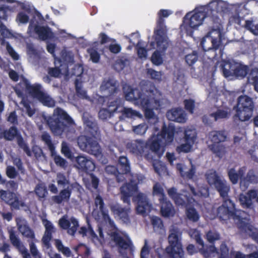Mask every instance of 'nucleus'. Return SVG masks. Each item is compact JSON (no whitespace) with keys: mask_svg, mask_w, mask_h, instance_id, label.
Instances as JSON below:
<instances>
[{"mask_svg":"<svg viewBox=\"0 0 258 258\" xmlns=\"http://www.w3.org/2000/svg\"><path fill=\"white\" fill-rule=\"evenodd\" d=\"M220 255L219 258H228L229 249L225 242H223L220 247Z\"/></svg>","mask_w":258,"mask_h":258,"instance_id":"69168bd1","label":"nucleus"},{"mask_svg":"<svg viewBox=\"0 0 258 258\" xmlns=\"http://www.w3.org/2000/svg\"><path fill=\"white\" fill-rule=\"evenodd\" d=\"M123 89L126 100L134 101L141 105L144 110L146 118L151 119L154 117V112L151 108L152 104H158L160 102L157 97L159 92L153 83L146 82L141 86V89L133 88L130 86L127 87L126 90L125 87Z\"/></svg>","mask_w":258,"mask_h":258,"instance_id":"f257e3e1","label":"nucleus"},{"mask_svg":"<svg viewBox=\"0 0 258 258\" xmlns=\"http://www.w3.org/2000/svg\"><path fill=\"white\" fill-rule=\"evenodd\" d=\"M100 89L102 92H107L109 96L114 95L119 91L118 82L112 78L104 79Z\"/></svg>","mask_w":258,"mask_h":258,"instance_id":"b1692460","label":"nucleus"},{"mask_svg":"<svg viewBox=\"0 0 258 258\" xmlns=\"http://www.w3.org/2000/svg\"><path fill=\"white\" fill-rule=\"evenodd\" d=\"M121 112L122 115L127 118H134L135 117L139 116L140 115L138 111L130 108L124 107Z\"/></svg>","mask_w":258,"mask_h":258,"instance_id":"3c124183","label":"nucleus"},{"mask_svg":"<svg viewBox=\"0 0 258 258\" xmlns=\"http://www.w3.org/2000/svg\"><path fill=\"white\" fill-rule=\"evenodd\" d=\"M167 193L176 206L186 208L185 214L189 221L197 222L199 220L200 216L197 210L192 207H187L192 203L193 199L191 197L177 192L176 188L174 187L169 188Z\"/></svg>","mask_w":258,"mask_h":258,"instance_id":"20e7f679","label":"nucleus"},{"mask_svg":"<svg viewBox=\"0 0 258 258\" xmlns=\"http://www.w3.org/2000/svg\"><path fill=\"white\" fill-rule=\"evenodd\" d=\"M148 128V125L146 123L144 122L137 126H134L133 131L137 135H143L146 133Z\"/></svg>","mask_w":258,"mask_h":258,"instance_id":"6e6d98bb","label":"nucleus"},{"mask_svg":"<svg viewBox=\"0 0 258 258\" xmlns=\"http://www.w3.org/2000/svg\"><path fill=\"white\" fill-rule=\"evenodd\" d=\"M200 45L208 59L214 60L222 58L225 46L222 44L221 28H212L202 38Z\"/></svg>","mask_w":258,"mask_h":258,"instance_id":"f03ea898","label":"nucleus"},{"mask_svg":"<svg viewBox=\"0 0 258 258\" xmlns=\"http://www.w3.org/2000/svg\"><path fill=\"white\" fill-rule=\"evenodd\" d=\"M244 27L254 35H258V24H254L252 21L246 20Z\"/></svg>","mask_w":258,"mask_h":258,"instance_id":"5fc2aeb1","label":"nucleus"},{"mask_svg":"<svg viewBox=\"0 0 258 258\" xmlns=\"http://www.w3.org/2000/svg\"><path fill=\"white\" fill-rule=\"evenodd\" d=\"M242 228L246 233H248L252 238L255 240L258 239V230L255 228L253 226L248 223H244Z\"/></svg>","mask_w":258,"mask_h":258,"instance_id":"37998d69","label":"nucleus"},{"mask_svg":"<svg viewBox=\"0 0 258 258\" xmlns=\"http://www.w3.org/2000/svg\"><path fill=\"white\" fill-rule=\"evenodd\" d=\"M220 68L225 78L235 76L243 78L249 71L247 66L235 62L224 61L221 64Z\"/></svg>","mask_w":258,"mask_h":258,"instance_id":"6e6552de","label":"nucleus"},{"mask_svg":"<svg viewBox=\"0 0 258 258\" xmlns=\"http://www.w3.org/2000/svg\"><path fill=\"white\" fill-rule=\"evenodd\" d=\"M153 195L160 197L159 201L165 200L166 197L162 187L159 183H156L153 187Z\"/></svg>","mask_w":258,"mask_h":258,"instance_id":"09e8293b","label":"nucleus"},{"mask_svg":"<svg viewBox=\"0 0 258 258\" xmlns=\"http://www.w3.org/2000/svg\"><path fill=\"white\" fill-rule=\"evenodd\" d=\"M45 230L42 238V242L47 248L50 246V241L52 238V233L55 232V228L52 223L46 219L42 220Z\"/></svg>","mask_w":258,"mask_h":258,"instance_id":"393cba45","label":"nucleus"},{"mask_svg":"<svg viewBox=\"0 0 258 258\" xmlns=\"http://www.w3.org/2000/svg\"><path fill=\"white\" fill-rule=\"evenodd\" d=\"M77 143L81 150L99 157L102 156L101 148L97 141L92 137L81 135L77 139Z\"/></svg>","mask_w":258,"mask_h":258,"instance_id":"1a4fd4ad","label":"nucleus"},{"mask_svg":"<svg viewBox=\"0 0 258 258\" xmlns=\"http://www.w3.org/2000/svg\"><path fill=\"white\" fill-rule=\"evenodd\" d=\"M239 201L243 208H250L252 205V200L248 196L241 194L239 196Z\"/></svg>","mask_w":258,"mask_h":258,"instance_id":"864d4df0","label":"nucleus"},{"mask_svg":"<svg viewBox=\"0 0 258 258\" xmlns=\"http://www.w3.org/2000/svg\"><path fill=\"white\" fill-rule=\"evenodd\" d=\"M120 104L117 99L112 101H109L107 104V109H109L110 111H112L113 114L117 111L118 108L119 107Z\"/></svg>","mask_w":258,"mask_h":258,"instance_id":"774afa93","label":"nucleus"},{"mask_svg":"<svg viewBox=\"0 0 258 258\" xmlns=\"http://www.w3.org/2000/svg\"><path fill=\"white\" fill-rule=\"evenodd\" d=\"M46 121L50 131L55 136H61L69 126L75 124L73 118L60 107L54 110L53 114L48 117Z\"/></svg>","mask_w":258,"mask_h":258,"instance_id":"7ed1b4c3","label":"nucleus"},{"mask_svg":"<svg viewBox=\"0 0 258 258\" xmlns=\"http://www.w3.org/2000/svg\"><path fill=\"white\" fill-rule=\"evenodd\" d=\"M58 224L61 228L67 230L69 234L75 235L79 227L78 221L74 217H71L70 220L63 216L59 220Z\"/></svg>","mask_w":258,"mask_h":258,"instance_id":"5701e85b","label":"nucleus"},{"mask_svg":"<svg viewBox=\"0 0 258 258\" xmlns=\"http://www.w3.org/2000/svg\"><path fill=\"white\" fill-rule=\"evenodd\" d=\"M254 107L252 98L246 95L239 96L236 104V112L233 116L234 120L240 121L249 120L252 116Z\"/></svg>","mask_w":258,"mask_h":258,"instance_id":"423d86ee","label":"nucleus"},{"mask_svg":"<svg viewBox=\"0 0 258 258\" xmlns=\"http://www.w3.org/2000/svg\"><path fill=\"white\" fill-rule=\"evenodd\" d=\"M246 167H240L237 172L234 168H231L228 170V175L230 181L233 184L238 183L239 179L240 181L243 180L246 171Z\"/></svg>","mask_w":258,"mask_h":258,"instance_id":"2f4dec72","label":"nucleus"},{"mask_svg":"<svg viewBox=\"0 0 258 258\" xmlns=\"http://www.w3.org/2000/svg\"><path fill=\"white\" fill-rule=\"evenodd\" d=\"M72 190V185L68 186L66 188L61 189L58 195L52 196L51 200L54 203L57 204H60L63 202H68L70 201Z\"/></svg>","mask_w":258,"mask_h":258,"instance_id":"c85d7f7f","label":"nucleus"},{"mask_svg":"<svg viewBox=\"0 0 258 258\" xmlns=\"http://www.w3.org/2000/svg\"><path fill=\"white\" fill-rule=\"evenodd\" d=\"M207 181L209 185H213L222 198L227 197L230 191V185L224 180H222L216 171L206 174Z\"/></svg>","mask_w":258,"mask_h":258,"instance_id":"9d476101","label":"nucleus"},{"mask_svg":"<svg viewBox=\"0 0 258 258\" xmlns=\"http://www.w3.org/2000/svg\"><path fill=\"white\" fill-rule=\"evenodd\" d=\"M28 30L29 32L34 31L37 34L41 40H46L53 37V33L48 26H42L37 24L34 25L30 22Z\"/></svg>","mask_w":258,"mask_h":258,"instance_id":"aec40b11","label":"nucleus"},{"mask_svg":"<svg viewBox=\"0 0 258 258\" xmlns=\"http://www.w3.org/2000/svg\"><path fill=\"white\" fill-rule=\"evenodd\" d=\"M149 149L155 154L160 157L164 152V148L166 146H164L160 140L158 139L156 136L154 139L149 140L146 144Z\"/></svg>","mask_w":258,"mask_h":258,"instance_id":"cd10ccee","label":"nucleus"},{"mask_svg":"<svg viewBox=\"0 0 258 258\" xmlns=\"http://www.w3.org/2000/svg\"><path fill=\"white\" fill-rule=\"evenodd\" d=\"M169 245L165 252L169 258H184V251L181 243V232L177 228L170 230L168 237Z\"/></svg>","mask_w":258,"mask_h":258,"instance_id":"39448f33","label":"nucleus"},{"mask_svg":"<svg viewBox=\"0 0 258 258\" xmlns=\"http://www.w3.org/2000/svg\"><path fill=\"white\" fill-rule=\"evenodd\" d=\"M217 14V13L209 14L207 17H209L210 20L212 21L213 27L220 28L221 21Z\"/></svg>","mask_w":258,"mask_h":258,"instance_id":"680f3d73","label":"nucleus"},{"mask_svg":"<svg viewBox=\"0 0 258 258\" xmlns=\"http://www.w3.org/2000/svg\"><path fill=\"white\" fill-rule=\"evenodd\" d=\"M207 17L205 12L195 11L187 13L183 18V23L188 25L191 28H196L201 25L203 20Z\"/></svg>","mask_w":258,"mask_h":258,"instance_id":"2eb2a0df","label":"nucleus"},{"mask_svg":"<svg viewBox=\"0 0 258 258\" xmlns=\"http://www.w3.org/2000/svg\"><path fill=\"white\" fill-rule=\"evenodd\" d=\"M9 234L11 244L18 249H20L23 245L18 235H16L15 231L12 229L9 230Z\"/></svg>","mask_w":258,"mask_h":258,"instance_id":"a19ab883","label":"nucleus"},{"mask_svg":"<svg viewBox=\"0 0 258 258\" xmlns=\"http://www.w3.org/2000/svg\"><path fill=\"white\" fill-rule=\"evenodd\" d=\"M184 109L190 114H193L195 108V101L191 99H185L183 101Z\"/></svg>","mask_w":258,"mask_h":258,"instance_id":"603ef678","label":"nucleus"},{"mask_svg":"<svg viewBox=\"0 0 258 258\" xmlns=\"http://www.w3.org/2000/svg\"><path fill=\"white\" fill-rule=\"evenodd\" d=\"M127 146L131 152L136 155H142L146 145L143 141L136 140L134 142L127 144Z\"/></svg>","mask_w":258,"mask_h":258,"instance_id":"f704fd0d","label":"nucleus"},{"mask_svg":"<svg viewBox=\"0 0 258 258\" xmlns=\"http://www.w3.org/2000/svg\"><path fill=\"white\" fill-rule=\"evenodd\" d=\"M157 29L154 30L155 40L157 47L163 50L166 49V47L162 46L165 41V35L167 32L166 27L165 25V20L163 18L158 17L157 21Z\"/></svg>","mask_w":258,"mask_h":258,"instance_id":"f3484780","label":"nucleus"},{"mask_svg":"<svg viewBox=\"0 0 258 258\" xmlns=\"http://www.w3.org/2000/svg\"><path fill=\"white\" fill-rule=\"evenodd\" d=\"M206 236L207 241L212 244H214L216 240L220 239L219 233L215 230H209L206 233Z\"/></svg>","mask_w":258,"mask_h":258,"instance_id":"de8ad7c7","label":"nucleus"},{"mask_svg":"<svg viewBox=\"0 0 258 258\" xmlns=\"http://www.w3.org/2000/svg\"><path fill=\"white\" fill-rule=\"evenodd\" d=\"M85 130L93 137L99 136L100 131L97 121L91 116H84L83 118Z\"/></svg>","mask_w":258,"mask_h":258,"instance_id":"412c9836","label":"nucleus"},{"mask_svg":"<svg viewBox=\"0 0 258 258\" xmlns=\"http://www.w3.org/2000/svg\"><path fill=\"white\" fill-rule=\"evenodd\" d=\"M41 140L47 145L50 151L56 165L64 169L66 168L68 166V162L65 159L61 157L60 155L55 154V147L49 134L46 132L43 133L41 136Z\"/></svg>","mask_w":258,"mask_h":258,"instance_id":"ddd939ff","label":"nucleus"},{"mask_svg":"<svg viewBox=\"0 0 258 258\" xmlns=\"http://www.w3.org/2000/svg\"><path fill=\"white\" fill-rule=\"evenodd\" d=\"M78 168L88 173L94 170L95 165L93 160L84 156H79L76 158Z\"/></svg>","mask_w":258,"mask_h":258,"instance_id":"a878e982","label":"nucleus"},{"mask_svg":"<svg viewBox=\"0 0 258 258\" xmlns=\"http://www.w3.org/2000/svg\"><path fill=\"white\" fill-rule=\"evenodd\" d=\"M95 205L96 207L99 206L103 220L106 222H108L110 225H112L114 222L110 218L108 214V210L104 206L103 200L100 195H97L95 199Z\"/></svg>","mask_w":258,"mask_h":258,"instance_id":"c756f323","label":"nucleus"},{"mask_svg":"<svg viewBox=\"0 0 258 258\" xmlns=\"http://www.w3.org/2000/svg\"><path fill=\"white\" fill-rule=\"evenodd\" d=\"M17 144L28 156H31V152L28 145L25 142L23 137L20 134L17 136Z\"/></svg>","mask_w":258,"mask_h":258,"instance_id":"8fccbe9b","label":"nucleus"},{"mask_svg":"<svg viewBox=\"0 0 258 258\" xmlns=\"http://www.w3.org/2000/svg\"><path fill=\"white\" fill-rule=\"evenodd\" d=\"M248 80L251 81L255 90L258 92V69L254 68L251 70L248 76Z\"/></svg>","mask_w":258,"mask_h":258,"instance_id":"49530a36","label":"nucleus"},{"mask_svg":"<svg viewBox=\"0 0 258 258\" xmlns=\"http://www.w3.org/2000/svg\"><path fill=\"white\" fill-rule=\"evenodd\" d=\"M176 132L175 126L172 123L166 125L163 123L161 130L157 135L158 139L160 140L164 146L171 144L174 141V136Z\"/></svg>","mask_w":258,"mask_h":258,"instance_id":"4468645a","label":"nucleus"},{"mask_svg":"<svg viewBox=\"0 0 258 258\" xmlns=\"http://www.w3.org/2000/svg\"><path fill=\"white\" fill-rule=\"evenodd\" d=\"M111 238L116 245L120 249L126 250L132 246V241L130 239H124L116 232L111 234Z\"/></svg>","mask_w":258,"mask_h":258,"instance_id":"7c9ffc66","label":"nucleus"},{"mask_svg":"<svg viewBox=\"0 0 258 258\" xmlns=\"http://www.w3.org/2000/svg\"><path fill=\"white\" fill-rule=\"evenodd\" d=\"M159 202L161 205V214L163 217L169 218L174 215L175 210L174 207L171 203L169 201L167 200V198Z\"/></svg>","mask_w":258,"mask_h":258,"instance_id":"473e14b6","label":"nucleus"},{"mask_svg":"<svg viewBox=\"0 0 258 258\" xmlns=\"http://www.w3.org/2000/svg\"><path fill=\"white\" fill-rule=\"evenodd\" d=\"M42 86L39 84L31 85L28 93L34 98L38 100L43 105L52 107L55 106V101L47 93L42 91Z\"/></svg>","mask_w":258,"mask_h":258,"instance_id":"9b49d317","label":"nucleus"},{"mask_svg":"<svg viewBox=\"0 0 258 258\" xmlns=\"http://www.w3.org/2000/svg\"><path fill=\"white\" fill-rule=\"evenodd\" d=\"M184 140L192 145L194 144L197 139V133L195 130L187 129L184 131Z\"/></svg>","mask_w":258,"mask_h":258,"instance_id":"79ce46f5","label":"nucleus"},{"mask_svg":"<svg viewBox=\"0 0 258 258\" xmlns=\"http://www.w3.org/2000/svg\"><path fill=\"white\" fill-rule=\"evenodd\" d=\"M166 116L169 120L183 123L186 121V116L183 110L181 108H176L168 110Z\"/></svg>","mask_w":258,"mask_h":258,"instance_id":"bb28decb","label":"nucleus"},{"mask_svg":"<svg viewBox=\"0 0 258 258\" xmlns=\"http://www.w3.org/2000/svg\"><path fill=\"white\" fill-rule=\"evenodd\" d=\"M209 136L212 143L209 146V148L216 156L222 157L224 154L225 147L221 143L225 142L227 138L225 131H212L210 132Z\"/></svg>","mask_w":258,"mask_h":258,"instance_id":"0eeeda50","label":"nucleus"},{"mask_svg":"<svg viewBox=\"0 0 258 258\" xmlns=\"http://www.w3.org/2000/svg\"><path fill=\"white\" fill-rule=\"evenodd\" d=\"M110 209L115 217H118L123 223H130V214L131 210L129 207H123L116 204L111 206Z\"/></svg>","mask_w":258,"mask_h":258,"instance_id":"4be33fe9","label":"nucleus"},{"mask_svg":"<svg viewBox=\"0 0 258 258\" xmlns=\"http://www.w3.org/2000/svg\"><path fill=\"white\" fill-rule=\"evenodd\" d=\"M223 203L217 209V214L219 218L224 219L225 218L232 217L234 219L239 220L240 216L237 215L234 203L228 198H223Z\"/></svg>","mask_w":258,"mask_h":258,"instance_id":"f8f14e48","label":"nucleus"},{"mask_svg":"<svg viewBox=\"0 0 258 258\" xmlns=\"http://www.w3.org/2000/svg\"><path fill=\"white\" fill-rule=\"evenodd\" d=\"M1 135L7 141H12L19 135V131L15 126H11L8 130H5Z\"/></svg>","mask_w":258,"mask_h":258,"instance_id":"58836bf2","label":"nucleus"},{"mask_svg":"<svg viewBox=\"0 0 258 258\" xmlns=\"http://www.w3.org/2000/svg\"><path fill=\"white\" fill-rule=\"evenodd\" d=\"M30 83L28 79L22 77L20 82L16 85L14 89L18 97H23L28 93Z\"/></svg>","mask_w":258,"mask_h":258,"instance_id":"72a5a7b5","label":"nucleus"},{"mask_svg":"<svg viewBox=\"0 0 258 258\" xmlns=\"http://www.w3.org/2000/svg\"><path fill=\"white\" fill-rule=\"evenodd\" d=\"M113 115L112 111H110L107 108H101L98 112V116L102 120H106Z\"/></svg>","mask_w":258,"mask_h":258,"instance_id":"4d7b16f0","label":"nucleus"},{"mask_svg":"<svg viewBox=\"0 0 258 258\" xmlns=\"http://www.w3.org/2000/svg\"><path fill=\"white\" fill-rule=\"evenodd\" d=\"M137 206L136 210L138 213L143 215L150 213L152 209V205L150 203L146 195L140 192L136 196Z\"/></svg>","mask_w":258,"mask_h":258,"instance_id":"6ab92c4d","label":"nucleus"},{"mask_svg":"<svg viewBox=\"0 0 258 258\" xmlns=\"http://www.w3.org/2000/svg\"><path fill=\"white\" fill-rule=\"evenodd\" d=\"M250 183H258V171L253 169L249 170L246 177H244L243 180L240 181V186L243 184L244 186H247Z\"/></svg>","mask_w":258,"mask_h":258,"instance_id":"c9c22d12","label":"nucleus"},{"mask_svg":"<svg viewBox=\"0 0 258 258\" xmlns=\"http://www.w3.org/2000/svg\"><path fill=\"white\" fill-rule=\"evenodd\" d=\"M193 145L187 142L181 144L177 147L176 150L178 152L187 153L189 152L192 147Z\"/></svg>","mask_w":258,"mask_h":258,"instance_id":"052dcab7","label":"nucleus"},{"mask_svg":"<svg viewBox=\"0 0 258 258\" xmlns=\"http://www.w3.org/2000/svg\"><path fill=\"white\" fill-rule=\"evenodd\" d=\"M19 229L22 234L29 239L30 241H36L35 233L32 229H31L27 225H21L19 227Z\"/></svg>","mask_w":258,"mask_h":258,"instance_id":"ea45409f","label":"nucleus"},{"mask_svg":"<svg viewBox=\"0 0 258 258\" xmlns=\"http://www.w3.org/2000/svg\"><path fill=\"white\" fill-rule=\"evenodd\" d=\"M117 167L123 173H128L130 172L131 168L128 159L126 157L120 156L118 159Z\"/></svg>","mask_w":258,"mask_h":258,"instance_id":"4c0bfd02","label":"nucleus"},{"mask_svg":"<svg viewBox=\"0 0 258 258\" xmlns=\"http://www.w3.org/2000/svg\"><path fill=\"white\" fill-rule=\"evenodd\" d=\"M185 61L189 66H192L198 60V54L195 51L185 56Z\"/></svg>","mask_w":258,"mask_h":258,"instance_id":"0e129e2a","label":"nucleus"},{"mask_svg":"<svg viewBox=\"0 0 258 258\" xmlns=\"http://www.w3.org/2000/svg\"><path fill=\"white\" fill-rule=\"evenodd\" d=\"M151 61L156 66L160 65L163 62L162 57L159 51L156 50L152 55Z\"/></svg>","mask_w":258,"mask_h":258,"instance_id":"bf43d9fd","label":"nucleus"},{"mask_svg":"<svg viewBox=\"0 0 258 258\" xmlns=\"http://www.w3.org/2000/svg\"><path fill=\"white\" fill-rule=\"evenodd\" d=\"M35 192L39 200L45 199L48 194L46 187L40 184L36 186Z\"/></svg>","mask_w":258,"mask_h":258,"instance_id":"c03bdc74","label":"nucleus"},{"mask_svg":"<svg viewBox=\"0 0 258 258\" xmlns=\"http://www.w3.org/2000/svg\"><path fill=\"white\" fill-rule=\"evenodd\" d=\"M28 241L29 244L30 251L33 257L34 258H41V254L39 253L35 244V241L28 240Z\"/></svg>","mask_w":258,"mask_h":258,"instance_id":"13d9d810","label":"nucleus"},{"mask_svg":"<svg viewBox=\"0 0 258 258\" xmlns=\"http://www.w3.org/2000/svg\"><path fill=\"white\" fill-rule=\"evenodd\" d=\"M29 21V17L24 12H19L16 17V21L20 24H26Z\"/></svg>","mask_w":258,"mask_h":258,"instance_id":"e2e57ef3","label":"nucleus"},{"mask_svg":"<svg viewBox=\"0 0 258 258\" xmlns=\"http://www.w3.org/2000/svg\"><path fill=\"white\" fill-rule=\"evenodd\" d=\"M228 115V112L227 110L218 109L216 111L210 113L209 116L210 117L213 118L215 121H217L219 119L227 118Z\"/></svg>","mask_w":258,"mask_h":258,"instance_id":"a18cd8bd","label":"nucleus"},{"mask_svg":"<svg viewBox=\"0 0 258 258\" xmlns=\"http://www.w3.org/2000/svg\"><path fill=\"white\" fill-rule=\"evenodd\" d=\"M138 185L133 181L124 184L120 187L121 200L127 205H130L131 197L138 190Z\"/></svg>","mask_w":258,"mask_h":258,"instance_id":"a211bd4d","label":"nucleus"},{"mask_svg":"<svg viewBox=\"0 0 258 258\" xmlns=\"http://www.w3.org/2000/svg\"><path fill=\"white\" fill-rule=\"evenodd\" d=\"M220 4L218 0H213L203 8L202 11L205 12L207 17L209 14L218 13L220 11Z\"/></svg>","mask_w":258,"mask_h":258,"instance_id":"e433bc0d","label":"nucleus"},{"mask_svg":"<svg viewBox=\"0 0 258 258\" xmlns=\"http://www.w3.org/2000/svg\"><path fill=\"white\" fill-rule=\"evenodd\" d=\"M1 197L13 209L18 210L20 207H24L25 205L18 193L3 190L1 194Z\"/></svg>","mask_w":258,"mask_h":258,"instance_id":"dca6fc26","label":"nucleus"},{"mask_svg":"<svg viewBox=\"0 0 258 258\" xmlns=\"http://www.w3.org/2000/svg\"><path fill=\"white\" fill-rule=\"evenodd\" d=\"M147 74L149 75L151 79L160 81L162 78V73L160 72H157L152 69H149L147 70Z\"/></svg>","mask_w":258,"mask_h":258,"instance_id":"338daca9","label":"nucleus"}]
</instances>
